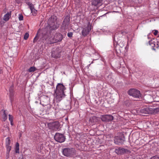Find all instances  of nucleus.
<instances>
[{"mask_svg": "<svg viewBox=\"0 0 159 159\" xmlns=\"http://www.w3.org/2000/svg\"><path fill=\"white\" fill-rule=\"evenodd\" d=\"M9 91L10 92V95H11L12 96L13 95V94L12 90L10 89L9 90Z\"/></svg>", "mask_w": 159, "mask_h": 159, "instance_id": "obj_35", "label": "nucleus"}, {"mask_svg": "<svg viewBox=\"0 0 159 159\" xmlns=\"http://www.w3.org/2000/svg\"><path fill=\"white\" fill-rule=\"evenodd\" d=\"M91 29V25L89 24L85 28H84L82 31V34L83 36H85L88 34Z\"/></svg>", "mask_w": 159, "mask_h": 159, "instance_id": "obj_12", "label": "nucleus"}, {"mask_svg": "<svg viewBox=\"0 0 159 159\" xmlns=\"http://www.w3.org/2000/svg\"><path fill=\"white\" fill-rule=\"evenodd\" d=\"M75 150L73 148H66L63 149V155L67 157L70 156L75 154Z\"/></svg>", "mask_w": 159, "mask_h": 159, "instance_id": "obj_4", "label": "nucleus"}, {"mask_svg": "<svg viewBox=\"0 0 159 159\" xmlns=\"http://www.w3.org/2000/svg\"><path fill=\"white\" fill-rule=\"evenodd\" d=\"M152 40H150L149 41L148 43L149 45H151V44H152V46L154 45V44L152 42Z\"/></svg>", "mask_w": 159, "mask_h": 159, "instance_id": "obj_34", "label": "nucleus"}, {"mask_svg": "<svg viewBox=\"0 0 159 159\" xmlns=\"http://www.w3.org/2000/svg\"><path fill=\"white\" fill-rule=\"evenodd\" d=\"M70 18L69 16H67L65 17L62 24V26L64 29H66L70 23Z\"/></svg>", "mask_w": 159, "mask_h": 159, "instance_id": "obj_11", "label": "nucleus"}, {"mask_svg": "<svg viewBox=\"0 0 159 159\" xmlns=\"http://www.w3.org/2000/svg\"><path fill=\"white\" fill-rule=\"evenodd\" d=\"M11 16V13L8 12L6 14H5L3 17V20L7 21L8 20Z\"/></svg>", "mask_w": 159, "mask_h": 159, "instance_id": "obj_17", "label": "nucleus"}, {"mask_svg": "<svg viewBox=\"0 0 159 159\" xmlns=\"http://www.w3.org/2000/svg\"><path fill=\"white\" fill-rule=\"evenodd\" d=\"M61 50L59 48H57L55 51L52 52V56L55 58H59L60 57Z\"/></svg>", "mask_w": 159, "mask_h": 159, "instance_id": "obj_13", "label": "nucleus"}, {"mask_svg": "<svg viewBox=\"0 0 159 159\" xmlns=\"http://www.w3.org/2000/svg\"><path fill=\"white\" fill-rule=\"evenodd\" d=\"M152 159H159L158 156H154L152 158Z\"/></svg>", "mask_w": 159, "mask_h": 159, "instance_id": "obj_32", "label": "nucleus"}, {"mask_svg": "<svg viewBox=\"0 0 159 159\" xmlns=\"http://www.w3.org/2000/svg\"><path fill=\"white\" fill-rule=\"evenodd\" d=\"M38 34V32H37L36 34V36L34 38V40H33V42L34 43H35V42H36L38 39V37L37 36Z\"/></svg>", "mask_w": 159, "mask_h": 159, "instance_id": "obj_24", "label": "nucleus"}, {"mask_svg": "<svg viewBox=\"0 0 159 159\" xmlns=\"http://www.w3.org/2000/svg\"><path fill=\"white\" fill-rule=\"evenodd\" d=\"M116 51L118 53L120 52V53L121 52V51L120 50V49H118L116 50Z\"/></svg>", "mask_w": 159, "mask_h": 159, "instance_id": "obj_37", "label": "nucleus"}, {"mask_svg": "<svg viewBox=\"0 0 159 159\" xmlns=\"http://www.w3.org/2000/svg\"><path fill=\"white\" fill-rule=\"evenodd\" d=\"M26 3L29 6L30 10L34 8V5L30 2H27Z\"/></svg>", "mask_w": 159, "mask_h": 159, "instance_id": "obj_20", "label": "nucleus"}, {"mask_svg": "<svg viewBox=\"0 0 159 159\" xmlns=\"http://www.w3.org/2000/svg\"><path fill=\"white\" fill-rule=\"evenodd\" d=\"M96 118V117L95 116H93V119H95Z\"/></svg>", "mask_w": 159, "mask_h": 159, "instance_id": "obj_39", "label": "nucleus"}, {"mask_svg": "<svg viewBox=\"0 0 159 159\" xmlns=\"http://www.w3.org/2000/svg\"><path fill=\"white\" fill-rule=\"evenodd\" d=\"M9 153H8V152H7V155H6V157H7V158L6 159H7L9 157Z\"/></svg>", "mask_w": 159, "mask_h": 159, "instance_id": "obj_36", "label": "nucleus"}, {"mask_svg": "<svg viewBox=\"0 0 159 159\" xmlns=\"http://www.w3.org/2000/svg\"><path fill=\"white\" fill-rule=\"evenodd\" d=\"M63 38V35L60 33L56 34L52 38V43H57L61 41Z\"/></svg>", "mask_w": 159, "mask_h": 159, "instance_id": "obj_8", "label": "nucleus"}, {"mask_svg": "<svg viewBox=\"0 0 159 159\" xmlns=\"http://www.w3.org/2000/svg\"><path fill=\"white\" fill-rule=\"evenodd\" d=\"M3 120L5 121L7 119V114H6L5 111H3Z\"/></svg>", "mask_w": 159, "mask_h": 159, "instance_id": "obj_25", "label": "nucleus"}, {"mask_svg": "<svg viewBox=\"0 0 159 159\" xmlns=\"http://www.w3.org/2000/svg\"><path fill=\"white\" fill-rule=\"evenodd\" d=\"M19 144L17 142L16 143V147H15V151L16 152V153H19Z\"/></svg>", "mask_w": 159, "mask_h": 159, "instance_id": "obj_19", "label": "nucleus"}, {"mask_svg": "<svg viewBox=\"0 0 159 159\" xmlns=\"http://www.w3.org/2000/svg\"><path fill=\"white\" fill-rule=\"evenodd\" d=\"M57 18L54 15L52 16L48 21V25L42 30V34L44 39H46L50 36L52 30H55L59 27L57 23Z\"/></svg>", "mask_w": 159, "mask_h": 159, "instance_id": "obj_1", "label": "nucleus"}, {"mask_svg": "<svg viewBox=\"0 0 159 159\" xmlns=\"http://www.w3.org/2000/svg\"><path fill=\"white\" fill-rule=\"evenodd\" d=\"M7 149V152L9 153L10 151L11 150V147L10 146H6Z\"/></svg>", "mask_w": 159, "mask_h": 159, "instance_id": "obj_27", "label": "nucleus"}, {"mask_svg": "<svg viewBox=\"0 0 159 159\" xmlns=\"http://www.w3.org/2000/svg\"><path fill=\"white\" fill-rule=\"evenodd\" d=\"M159 159V157H158Z\"/></svg>", "mask_w": 159, "mask_h": 159, "instance_id": "obj_41", "label": "nucleus"}, {"mask_svg": "<svg viewBox=\"0 0 159 159\" xmlns=\"http://www.w3.org/2000/svg\"><path fill=\"white\" fill-rule=\"evenodd\" d=\"M11 122V125H13V121H12L11 122Z\"/></svg>", "mask_w": 159, "mask_h": 159, "instance_id": "obj_38", "label": "nucleus"}, {"mask_svg": "<svg viewBox=\"0 0 159 159\" xmlns=\"http://www.w3.org/2000/svg\"><path fill=\"white\" fill-rule=\"evenodd\" d=\"M6 146H10V140L9 137L7 138L6 139Z\"/></svg>", "mask_w": 159, "mask_h": 159, "instance_id": "obj_21", "label": "nucleus"}, {"mask_svg": "<svg viewBox=\"0 0 159 159\" xmlns=\"http://www.w3.org/2000/svg\"><path fill=\"white\" fill-rule=\"evenodd\" d=\"M114 141L117 144H123L125 141V137L123 135L116 136L114 138Z\"/></svg>", "mask_w": 159, "mask_h": 159, "instance_id": "obj_6", "label": "nucleus"}, {"mask_svg": "<svg viewBox=\"0 0 159 159\" xmlns=\"http://www.w3.org/2000/svg\"><path fill=\"white\" fill-rule=\"evenodd\" d=\"M140 112L143 115V114H149L152 112V111L150 109V108L147 107L143 108L140 110Z\"/></svg>", "mask_w": 159, "mask_h": 159, "instance_id": "obj_15", "label": "nucleus"}, {"mask_svg": "<svg viewBox=\"0 0 159 159\" xmlns=\"http://www.w3.org/2000/svg\"><path fill=\"white\" fill-rule=\"evenodd\" d=\"M50 98L47 96L43 95L40 98V103L43 106H46L49 103Z\"/></svg>", "mask_w": 159, "mask_h": 159, "instance_id": "obj_7", "label": "nucleus"}, {"mask_svg": "<svg viewBox=\"0 0 159 159\" xmlns=\"http://www.w3.org/2000/svg\"><path fill=\"white\" fill-rule=\"evenodd\" d=\"M65 89V87L62 84H58L57 85L55 91L56 99L57 102H59L64 98L65 95L64 91Z\"/></svg>", "mask_w": 159, "mask_h": 159, "instance_id": "obj_2", "label": "nucleus"}, {"mask_svg": "<svg viewBox=\"0 0 159 159\" xmlns=\"http://www.w3.org/2000/svg\"><path fill=\"white\" fill-rule=\"evenodd\" d=\"M31 11L33 15H35L37 12V11L34 8L31 10Z\"/></svg>", "mask_w": 159, "mask_h": 159, "instance_id": "obj_23", "label": "nucleus"}, {"mask_svg": "<svg viewBox=\"0 0 159 159\" xmlns=\"http://www.w3.org/2000/svg\"><path fill=\"white\" fill-rule=\"evenodd\" d=\"M128 94L135 98L141 97V94L139 91L135 89H131L128 91Z\"/></svg>", "mask_w": 159, "mask_h": 159, "instance_id": "obj_3", "label": "nucleus"}, {"mask_svg": "<svg viewBox=\"0 0 159 159\" xmlns=\"http://www.w3.org/2000/svg\"><path fill=\"white\" fill-rule=\"evenodd\" d=\"M9 119L10 122L13 121V116L10 115H9Z\"/></svg>", "mask_w": 159, "mask_h": 159, "instance_id": "obj_30", "label": "nucleus"}, {"mask_svg": "<svg viewBox=\"0 0 159 159\" xmlns=\"http://www.w3.org/2000/svg\"><path fill=\"white\" fill-rule=\"evenodd\" d=\"M158 32V31L157 30H154L153 34L155 35H156L157 34Z\"/></svg>", "mask_w": 159, "mask_h": 159, "instance_id": "obj_33", "label": "nucleus"}, {"mask_svg": "<svg viewBox=\"0 0 159 159\" xmlns=\"http://www.w3.org/2000/svg\"><path fill=\"white\" fill-rule=\"evenodd\" d=\"M29 34L28 33H26L24 36V39L25 40H26L29 37Z\"/></svg>", "mask_w": 159, "mask_h": 159, "instance_id": "obj_28", "label": "nucleus"}, {"mask_svg": "<svg viewBox=\"0 0 159 159\" xmlns=\"http://www.w3.org/2000/svg\"><path fill=\"white\" fill-rule=\"evenodd\" d=\"M119 43L118 45L121 48H122L124 46V43L123 42H120L119 43Z\"/></svg>", "mask_w": 159, "mask_h": 159, "instance_id": "obj_26", "label": "nucleus"}, {"mask_svg": "<svg viewBox=\"0 0 159 159\" xmlns=\"http://www.w3.org/2000/svg\"><path fill=\"white\" fill-rule=\"evenodd\" d=\"M128 150L127 149H125L123 148H119L117 149H116L115 152L118 154L122 155L128 152Z\"/></svg>", "mask_w": 159, "mask_h": 159, "instance_id": "obj_14", "label": "nucleus"}, {"mask_svg": "<svg viewBox=\"0 0 159 159\" xmlns=\"http://www.w3.org/2000/svg\"><path fill=\"white\" fill-rule=\"evenodd\" d=\"M101 119L102 121L108 122L113 120L114 117L110 115H105L101 116Z\"/></svg>", "mask_w": 159, "mask_h": 159, "instance_id": "obj_9", "label": "nucleus"}, {"mask_svg": "<svg viewBox=\"0 0 159 159\" xmlns=\"http://www.w3.org/2000/svg\"><path fill=\"white\" fill-rule=\"evenodd\" d=\"M54 138L55 140L59 143L63 142L65 139V137L63 134L58 133L56 134Z\"/></svg>", "mask_w": 159, "mask_h": 159, "instance_id": "obj_5", "label": "nucleus"}, {"mask_svg": "<svg viewBox=\"0 0 159 159\" xmlns=\"http://www.w3.org/2000/svg\"><path fill=\"white\" fill-rule=\"evenodd\" d=\"M146 98L148 102H152V98L151 95H148L145 97Z\"/></svg>", "mask_w": 159, "mask_h": 159, "instance_id": "obj_18", "label": "nucleus"}, {"mask_svg": "<svg viewBox=\"0 0 159 159\" xmlns=\"http://www.w3.org/2000/svg\"><path fill=\"white\" fill-rule=\"evenodd\" d=\"M19 19L20 20H23V16L22 14L19 15Z\"/></svg>", "mask_w": 159, "mask_h": 159, "instance_id": "obj_29", "label": "nucleus"}, {"mask_svg": "<svg viewBox=\"0 0 159 159\" xmlns=\"http://www.w3.org/2000/svg\"><path fill=\"white\" fill-rule=\"evenodd\" d=\"M36 70L35 67L33 66L30 67L28 71L30 72H34Z\"/></svg>", "mask_w": 159, "mask_h": 159, "instance_id": "obj_22", "label": "nucleus"}, {"mask_svg": "<svg viewBox=\"0 0 159 159\" xmlns=\"http://www.w3.org/2000/svg\"><path fill=\"white\" fill-rule=\"evenodd\" d=\"M19 159H23L22 158H19Z\"/></svg>", "mask_w": 159, "mask_h": 159, "instance_id": "obj_40", "label": "nucleus"}, {"mask_svg": "<svg viewBox=\"0 0 159 159\" xmlns=\"http://www.w3.org/2000/svg\"><path fill=\"white\" fill-rule=\"evenodd\" d=\"M103 0H92V4L96 6L101 4Z\"/></svg>", "mask_w": 159, "mask_h": 159, "instance_id": "obj_16", "label": "nucleus"}, {"mask_svg": "<svg viewBox=\"0 0 159 159\" xmlns=\"http://www.w3.org/2000/svg\"><path fill=\"white\" fill-rule=\"evenodd\" d=\"M59 125V123L57 121L50 122L48 124V126L49 128L53 129H58Z\"/></svg>", "mask_w": 159, "mask_h": 159, "instance_id": "obj_10", "label": "nucleus"}, {"mask_svg": "<svg viewBox=\"0 0 159 159\" xmlns=\"http://www.w3.org/2000/svg\"><path fill=\"white\" fill-rule=\"evenodd\" d=\"M73 33L72 32H69L68 33L67 36L71 38L72 36Z\"/></svg>", "mask_w": 159, "mask_h": 159, "instance_id": "obj_31", "label": "nucleus"}]
</instances>
